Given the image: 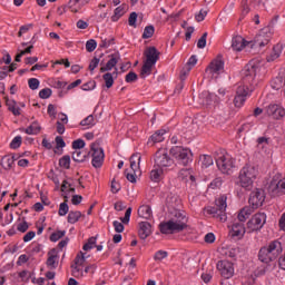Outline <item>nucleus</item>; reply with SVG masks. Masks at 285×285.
Returning <instances> with one entry per match:
<instances>
[{"mask_svg": "<svg viewBox=\"0 0 285 285\" xmlns=\"http://www.w3.org/2000/svg\"><path fill=\"white\" fill-rule=\"evenodd\" d=\"M283 250L282 242L272 240L268 245L261 247L257 257L262 264H271L282 255Z\"/></svg>", "mask_w": 285, "mask_h": 285, "instance_id": "obj_1", "label": "nucleus"}, {"mask_svg": "<svg viewBox=\"0 0 285 285\" xmlns=\"http://www.w3.org/2000/svg\"><path fill=\"white\" fill-rule=\"evenodd\" d=\"M257 175H259L257 166L245 164L238 176L242 188H245V190H252L253 184H255V179H257Z\"/></svg>", "mask_w": 285, "mask_h": 285, "instance_id": "obj_2", "label": "nucleus"}, {"mask_svg": "<svg viewBox=\"0 0 285 285\" xmlns=\"http://www.w3.org/2000/svg\"><path fill=\"white\" fill-rule=\"evenodd\" d=\"M278 19L279 16L274 17L269 24L257 33V36L254 38V41L247 42L250 45V48H264L271 43V39H273V32H271V28L277 23Z\"/></svg>", "mask_w": 285, "mask_h": 285, "instance_id": "obj_3", "label": "nucleus"}, {"mask_svg": "<svg viewBox=\"0 0 285 285\" xmlns=\"http://www.w3.org/2000/svg\"><path fill=\"white\" fill-rule=\"evenodd\" d=\"M226 202H228V196L225 194L220 195L215 200V206L206 208L207 215H212L215 219H218V222H226V219H228V216L226 215L228 204Z\"/></svg>", "mask_w": 285, "mask_h": 285, "instance_id": "obj_4", "label": "nucleus"}, {"mask_svg": "<svg viewBox=\"0 0 285 285\" xmlns=\"http://www.w3.org/2000/svg\"><path fill=\"white\" fill-rule=\"evenodd\" d=\"M169 155L176 159L179 166H188V164L193 163V151L184 146L171 147Z\"/></svg>", "mask_w": 285, "mask_h": 285, "instance_id": "obj_5", "label": "nucleus"}, {"mask_svg": "<svg viewBox=\"0 0 285 285\" xmlns=\"http://www.w3.org/2000/svg\"><path fill=\"white\" fill-rule=\"evenodd\" d=\"M186 228H188V225L176 223L173 219L159 224L161 235H175V233H181V230H186Z\"/></svg>", "mask_w": 285, "mask_h": 285, "instance_id": "obj_6", "label": "nucleus"}, {"mask_svg": "<svg viewBox=\"0 0 285 285\" xmlns=\"http://www.w3.org/2000/svg\"><path fill=\"white\" fill-rule=\"evenodd\" d=\"M216 166L223 175H232L233 168H235V158L226 154L216 158Z\"/></svg>", "mask_w": 285, "mask_h": 285, "instance_id": "obj_7", "label": "nucleus"}, {"mask_svg": "<svg viewBox=\"0 0 285 285\" xmlns=\"http://www.w3.org/2000/svg\"><path fill=\"white\" fill-rule=\"evenodd\" d=\"M267 190L271 197H282V195H285V178L279 179L278 176H275L269 183Z\"/></svg>", "mask_w": 285, "mask_h": 285, "instance_id": "obj_8", "label": "nucleus"}, {"mask_svg": "<svg viewBox=\"0 0 285 285\" xmlns=\"http://www.w3.org/2000/svg\"><path fill=\"white\" fill-rule=\"evenodd\" d=\"M216 268L224 279H230L235 275V265L227 259L218 261Z\"/></svg>", "mask_w": 285, "mask_h": 285, "instance_id": "obj_9", "label": "nucleus"}, {"mask_svg": "<svg viewBox=\"0 0 285 285\" xmlns=\"http://www.w3.org/2000/svg\"><path fill=\"white\" fill-rule=\"evenodd\" d=\"M265 224H266V214L257 213L252 217V219L247 222V228L249 233H255L257 230H262Z\"/></svg>", "mask_w": 285, "mask_h": 285, "instance_id": "obj_10", "label": "nucleus"}, {"mask_svg": "<svg viewBox=\"0 0 285 285\" xmlns=\"http://www.w3.org/2000/svg\"><path fill=\"white\" fill-rule=\"evenodd\" d=\"M174 164L173 158L168 155L166 149H159L155 155V167L156 168H168Z\"/></svg>", "mask_w": 285, "mask_h": 285, "instance_id": "obj_11", "label": "nucleus"}, {"mask_svg": "<svg viewBox=\"0 0 285 285\" xmlns=\"http://www.w3.org/2000/svg\"><path fill=\"white\" fill-rule=\"evenodd\" d=\"M248 202L254 209L264 206V202H266V191L262 188H256L250 193Z\"/></svg>", "mask_w": 285, "mask_h": 285, "instance_id": "obj_12", "label": "nucleus"}, {"mask_svg": "<svg viewBox=\"0 0 285 285\" xmlns=\"http://www.w3.org/2000/svg\"><path fill=\"white\" fill-rule=\"evenodd\" d=\"M246 97H248V86L240 85L236 89V96L234 98L235 108H242L246 104Z\"/></svg>", "mask_w": 285, "mask_h": 285, "instance_id": "obj_13", "label": "nucleus"}, {"mask_svg": "<svg viewBox=\"0 0 285 285\" xmlns=\"http://www.w3.org/2000/svg\"><path fill=\"white\" fill-rule=\"evenodd\" d=\"M267 117H272V119H283L285 117V109L279 105H269L266 107Z\"/></svg>", "mask_w": 285, "mask_h": 285, "instance_id": "obj_14", "label": "nucleus"}, {"mask_svg": "<svg viewBox=\"0 0 285 285\" xmlns=\"http://www.w3.org/2000/svg\"><path fill=\"white\" fill-rule=\"evenodd\" d=\"M153 235V225L148 222H140L138 224V237L140 239H148Z\"/></svg>", "mask_w": 285, "mask_h": 285, "instance_id": "obj_15", "label": "nucleus"}, {"mask_svg": "<svg viewBox=\"0 0 285 285\" xmlns=\"http://www.w3.org/2000/svg\"><path fill=\"white\" fill-rule=\"evenodd\" d=\"M130 215H132V207L127 208L125 213V217L120 218L119 223L118 220H114V228L116 233H121L124 230V224H129L130 223Z\"/></svg>", "mask_w": 285, "mask_h": 285, "instance_id": "obj_16", "label": "nucleus"}, {"mask_svg": "<svg viewBox=\"0 0 285 285\" xmlns=\"http://www.w3.org/2000/svg\"><path fill=\"white\" fill-rule=\"evenodd\" d=\"M207 70H209L212 75H216L217 72H222V70H224V58L222 55H218L217 58L209 63Z\"/></svg>", "mask_w": 285, "mask_h": 285, "instance_id": "obj_17", "label": "nucleus"}, {"mask_svg": "<svg viewBox=\"0 0 285 285\" xmlns=\"http://www.w3.org/2000/svg\"><path fill=\"white\" fill-rule=\"evenodd\" d=\"M109 60L107 61L105 67L100 68V72H110V70H112V68H115L117 66V63H119V52L116 53H111L108 56Z\"/></svg>", "mask_w": 285, "mask_h": 285, "instance_id": "obj_18", "label": "nucleus"}, {"mask_svg": "<svg viewBox=\"0 0 285 285\" xmlns=\"http://www.w3.org/2000/svg\"><path fill=\"white\" fill-rule=\"evenodd\" d=\"M246 46H250V43L242 36H236L232 39V48L236 52H242Z\"/></svg>", "mask_w": 285, "mask_h": 285, "instance_id": "obj_19", "label": "nucleus"}, {"mask_svg": "<svg viewBox=\"0 0 285 285\" xmlns=\"http://www.w3.org/2000/svg\"><path fill=\"white\" fill-rule=\"evenodd\" d=\"M159 55H161V52H159L156 47H149L145 51V57H146L145 61H147L149 63H154V66H155V63H157V61H159Z\"/></svg>", "mask_w": 285, "mask_h": 285, "instance_id": "obj_20", "label": "nucleus"}, {"mask_svg": "<svg viewBox=\"0 0 285 285\" xmlns=\"http://www.w3.org/2000/svg\"><path fill=\"white\" fill-rule=\"evenodd\" d=\"M284 50L283 43H276L274 45L272 51L269 55H267L266 60L271 63L272 61H275L282 57V51Z\"/></svg>", "mask_w": 285, "mask_h": 285, "instance_id": "obj_21", "label": "nucleus"}, {"mask_svg": "<svg viewBox=\"0 0 285 285\" xmlns=\"http://www.w3.org/2000/svg\"><path fill=\"white\" fill-rule=\"evenodd\" d=\"M3 99L9 112H12L14 117H19L21 115V108L17 107V101L14 99H10L8 96H4Z\"/></svg>", "mask_w": 285, "mask_h": 285, "instance_id": "obj_22", "label": "nucleus"}, {"mask_svg": "<svg viewBox=\"0 0 285 285\" xmlns=\"http://www.w3.org/2000/svg\"><path fill=\"white\" fill-rule=\"evenodd\" d=\"M195 66H197V56L193 55L188 59L185 68L180 71V79H186V76L188 75V72H190V70H193V68H195Z\"/></svg>", "mask_w": 285, "mask_h": 285, "instance_id": "obj_23", "label": "nucleus"}, {"mask_svg": "<svg viewBox=\"0 0 285 285\" xmlns=\"http://www.w3.org/2000/svg\"><path fill=\"white\" fill-rule=\"evenodd\" d=\"M246 234V227H244V224L242 223H234L232 226L230 235L232 237H238V239H242L244 235Z\"/></svg>", "mask_w": 285, "mask_h": 285, "instance_id": "obj_24", "label": "nucleus"}, {"mask_svg": "<svg viewBox=\"0 0 285 285\" xmlns=\"http://www.w3.org/2000/svg\"><path fill=\"white\" fill-rule=\"evenodd\" d=\"M91 157H102L106 158V154L104 153V148H101V141L96 140L90 145Z\"/></svg>", "mask_w": 285, "mask_h": 285, "instance_id": "obj_25", "label": "nucleus"}, {"mask_svg": "<svg viewBox=\"0 0 285 285\" xmlns=\"http://www.w3.org/2000/svg\"><path fill=\"white\" fill-rule=\"evenodd\" d=\"M57 259H59V255H57V249L52 248L48 252L47 266L53 269L57 268V266H59Z\"/></svg>", "mask_w": 285, "mask_h": 285, "instance_id": "obj_26", "label": "nucleus"}, {"mask_svg": "<svg viewBox=\"0 0 285 285\" xmlns=\"http://www.w3.org/2000/svg\"><path fill=\"white\" fill-rule=\"evenodd\" d=\"M90 153L81 149H75L72 153L71 159H73L77 164H82V161H86V157H88Z\"/></svg>", "mask_w": 285, "mask_h": 285, "instance_id": "obj_27", "label": "nucleus"}, {"mask_svg": "<svg viewBox=\"0 0 285 285\" xmlns=\"http://www.w3.org/2000/svg\"><path fill=\"white\" fill-rule=\"evenodd\" d=\"M21 132H26V135H39L41 132V126L39 122L33 121L28 128H21Z\"/></svg>", "mask_w": 285, "mask_h": 285, "instance_id": "obj_28", "label": "nucleus"}, {"mask_svg": "<svg viewBox=\"0 0 285 285\" xmlns=\"http://www.w3.org/2000/svg\"><path fill=\"white\" fill-rule=\"evenodd\" d=\"M138 216L142 217V219H150V217H153V208L150 205H141L138 208Z\"/></svg>", "mask_w": 285, "mask_h": 285, "instance_id": "obj_29", "label": "nucleus"}, {"mask_svg": "<svg viewBox=\"0 0 285 285\" xmlns=\"http://www.w3.org/2000/svg\"><path fill=\"white\" fill-rule=\"evenodd\" d=\"M153 66H155L153 62H148L145 60L140 70V77L142 79H146V77H150V75H153Z\"/></svg>", "mask_w": 285, "mask_h": 285, "instance_id": "obj_30", "label": "nucleus"}, {"mask_svg": "<svg viewBox=\"0 0 285 285\" xmlns=\"http://www.w3.org/2000/svg\"><path fill=\"white\" fill-rule=\"evenodd\" d=\"M0 166H2L4 170H10L12 166H14V156H3Z\"/></svg>", "mask_w": 285, "mask_h": 285, "instance_id": "obj_31", "label": "nucleus"}, {"mask_svg": "<svg viewBox=\"0 0 285 285\" xmlns=\"http://www.w3.org/2000/svg\"><path fill=\"white\" fill-rule=\"evenodd\" d=\"M171 220H174L176 224H184L185 226H188V218L184 212L176 210Z\"/></svg>", "mask_w": 285, "mask_h": 285, "instance_id": "obj_32", "label": "nucleus"}, {"mask_svg": "<svg viewBox=\"0 0 285 285\" xmlns=\"http://www.w3.org/2000/svg\"><path fill=\"white\" fill-rule=\"evenodd\" d=\"M284 85H285V78L282 76H277L271 81V86L273 90H282V88H284Z\"/></svg>", "mask_w": 285, "mask_h": 285, "instance_id": "obj_33", "label": "nucleus"}, {"mask_svg": "<svg viewBox=\"0 0 285 285\" xmlns=\"http://www.w3.org/2000/svg\"><path fill=\"white\" fill-rule=\"evenodd\" d=\"M129 161H130L131 170H134V173H136L137 171V167L139 166V164H141V154H139V153L134 154L130 157Z\"/></svg>", "mask_w": 285, "mask_h": 285, "instance_id": "obj_34", "label": "nucleus"}, {"mask_svg": "<svg viewBox=\"0 0 285 285\" xmlns=\"http://www.w3.org/2000/svg\"><path fill=\"white\" fill-rule=\"evenodd\" d=\"M81 217H83L81 212H79V210L72 212L71 210L68 214L67 222H68V224H77V222H79V219H81Z\"/></svg>", "mask_w": 285, "mask_h": 285, "instance_id": "obj_35", "label": "nucleus"}, {"mask_svg": "<svg viewBox=\"0 0 285 285\" xmlns=\"http://www.w3.org/2000/svg\"><path fill=\"white\" fill-rule=\"evenodd\" d=\"M252 213H253V209H250V207H244L238 213V222H246V219L250 217Z\"/></svg>", "mask_w": 285, "mask_h": 285, "instance_id": "obj_36", "label": "nucleus"}, {"mask_svg": "<svg viewBox=\"0 0 285 285\" xmlns=\"http://www.w3.org/2000/svg\"><path fill=\"white\" fill-rule=\"evenodd\" d=\"M268 271H271V264H265V265H261L258 266L255 272L254 275L255 277H262L264 276L266 273H268Z\"/></svg>", "mask_w": 285, "mask_h": 285, "instance_id": "obj_37", "label": "nucleus"}, {"mask_svg": "<svg viewBox=\"0 0 285 285\" xmlns=\"http://www.w3.org/2000/svg\"><path fill=\"white\" fill-rule=\"evenodd\" d=\"M165 134L166 129L157 130L154 135L150 136V139L154 144H160V141H164Z\"/></svg>", "mask_w": 285, "mask_h": 285, "instance_id": "obj_38", "label": "nucleus"}, {"mask_svg": "<svg viewBox=\"0 0 285 285\" xmlns=\"http://www.w3.org/2000/svg\"><path fill=\"white\" fill-rule=\"evenodd\" d=\"M199 161H200L203 168H210V166H213V156L202 155L199 157Z\"/></svg>", "mask_w": 285, "mask_h": 285, "instance_id": "obj_39", "label": "nucleus"}, {"mask_svg": "<svg viewBox=\"0 0 285 285\" xmlns=\"http://www.w3.org/2000/svg\"><path fill=\"white\" fill-rule=\"evenodd\" d=\"M86 6L87 3H90V0H69V8L71 12H79V9L75 8V6Z\"/></svg>", "mask_w": 285, "mask_h": 285, "instance_id": "obj_40", "label": "nucleus"}, {"mask_svg": "<svg viewBox=\"0 0 285 285\" xmlns=\"http://www.w3.org/2000/svg\"><path fill=\"white\" fill-rule=\"evenodd\" d=\"M101 41L99 43V48H110V46H115V37H101Z\"/></svg>", "mask_w": 285, "mask_h": 285, "instance_id": "obj_41", "label": "nucleus"}, {"mask_svg": "<svg viewBox=\"0 0 285 285\" xmlns=\"http://www.w3.org/2000/svg\"><path fill=\"white\" fill-rule=\"evenodd\" d=\"M164 174V169L157 167L150 171L151 181L158 183L161 179V175Z\"/></svg>", "mask_w": 285, "mask_h": 285, "instance_id": "obj_42", "label": "nucleus"}, {"mask_svg": "<svg viewBox=\"0 0 285 285\" xmlns=\"http://www.w3.org/2000/svg\"><path fill=\"white\" fill-rule=\"evenodd\" d=\"M155 35V26L149 24L145 27L141 38L142 39H151V37Z\"/></svg>", "mask_w": 285, "mask_h": 285, "instance_id": "obj_43", "label": "nucleus"}, {"mask_svg": "<svg viewBox=\"0 0 285 285\" xmlns=\"http://www.w3.org/2000/svg\"><path fill=\"white\" fill-rule=\"evenodd\" d=\"M60 168H65V170H70V155H65L59 159Z\"/></svg>", "mask_w": 285, "mask_h": 285, "instance_id": "obj_44", "label": "nucleus"}, {"mask_svg": "<svg viewBox=\"0 0 285 285\" xmlns=\"http://www.w3.org/2000/svg\"><path fill=\"white\" fill-rule=\"evenodd\" d=\"M125 13L126 11L124 10L122 6L117 7L114 11V14L111 16V21H119V19H121Z\"/></svg>", "mask_w": 285, "mask_h": 285, "instance_id": "obj_45", "label": "nucleus"}, {"mask_svg": "<svg viewBox=\"0 0 285 285\" xmlns=\"http://www.w3.org/2000/svg\"><path fill=\"white\" fill-rule=\"evenodd\" d=\"M97 245V236H91L88 238L87 243L82 246L83 250H92Z\"/></svg>", "mask_w": 285, "mask_h": 285, "instance_id": "obj_46", "label": "nucleus"}, {"mask_svg": "<svg viewBox=\"0 0 285 285\" xmlns=\"http://www.w3.org/2000/svg\"><path fill=\"white\" fill-rule=\"evenodd\" d=\"M253 79H255V67H252V71L249 68L246 69L243 83H248V81H253Z\"/></svg>", "mask_w": 285, "mask_h": 285, "instance_id": "obj_47", "label": "nucleus"}, {"mask_svg": "<svg viewBox=\"0 0 285 285\" xmlns=\"http://www.w3.org/2000/svg\"><path fill=\"white\" fill-rule=\"evenodd\" d=\"M102 79L105 81V86L106 88H110L111 86L115 85V77L112 76V73L107 72L102 76Z\"/></svg>", "mask_w": 285, "mask_h": 285, "instance_id": "obj_48", "label": "nucleus"}, {"mask_svg": "<svg viewBox=\"0 0 285 285\" xmlns=\"http://www.w3.org/2000/svg\"><path fill=\"white\" fill-rule=\"evenodd\" d=\"M62 237H66V230H56L50 235L49 239L50 242H59Z\"/></svg>", "mask_w": 285, "mask_h": 285, "instance_id": "obj_49", "label": "nucleus"}, {"mask_svg": "<svg viewBox=\"0 0 285 285\" xmlns=\"http://www.w3.org/2000/svg\"><path fill=\"white\" fill-rule=\"evenodd\" d=\"M79 266L80 265H77V264L71 265L72 277H76V278L83 277V269H81Z\"/></svg>", "mask_w": 285, "mask_h": 285, "instance_id": "obj_50", "label": "nucleus"}, {"mask_svg": "<svg viewBox=\"0 0 285 285\" xmlns=\"http://www.w3.org/2000/svg\"><path fill=\"white\" fill-rule=\"evenodd\" d=\"M97 122H95V116L89 115L85 119L80 121V126H89V128H92Z\"/></svg>", "mask_w": 285, "mask_h": 285, "instance_id": "obj_51", "label": "nucleus"}, {"mask_svg": "<svg viewBox=\"0 0 285 285\" xmlns=\"http://www.w3.org/2000/svg\"><path fill=\"white\" fill-rule=\"evenodd\" d=\"M23 141V138H21V136H16L11 142H10V148L12 150H17V148H21V144Z\"/></svg>", "mask_w": 285, "mask_h": 285, "instance_id": "obj_52", "label": "nucleus"}, {"mask_svg": "<svg viewBox=\"0 0 285 285\" xmlns=\"http://www.w3.org/2000/svg\"><path fill=\"white\" fill-rule=\"evenodd\" d=\"M104 159L106 158L101 156H92L91 165L94 168H101V166H104Z\"/></svg>", "mask_w": 285, "mask_h": 285, "instance_id": "obj_53", "label": "nucleus"}, {"mask_svg": "<svg viewBox=\"0 0 285 285\" xmlns=\"http://www.w3.org/2000/svg\"><path fill=\"white\" fill-rule=\"evenodd\" d=\"M68 210H70V207L68 206V203L63 202L59 206L58 215L60 217H66V215H68Z\"/></svg>", "mask_w": 285, "mask_h": 285, "instance_id": "obj_54", "label": "nucleus"}, {"mask_svg": "<svg viewBox=\"0 0 285 285\" xmlns=\"http://www.w3.org/2000/svg\"><path fill=\"white\" fill-rule=\"evenodd\" d=\"M138 79L139 76H137L135 71H129L125 77L126 83H135V81H137Z\"/></svg>", "mask_w": 285, "mask_h": 285, "instance_id": "obj_55", "label": "nucleus"}, {"mask_svg": "<svg viewBox=\"0 0 285 285\" xmlns=\"http://www.w3.org/2000/svg\"><path fill=\"white\" fill-rule=\"evenodd\" d=\"M32 275H35V273H30V272H28V271H22V272H20L19 274H18V276L20 277V279L22 281V282H26V283H28V282H30V278H32Z\"/></svg>", "mask_w": 285, "mask_h": 285, "instance_id": "obj_56", "label": "nucleus"}, {"mask_svg": "<svg viewBox=\"0 0 285 285\" xmlns=\"http://www.w3.org/2000/svg\"><path fill=\"white\" fill-rule=\"evenodd\" d=\"M87 52H95L97 50V40L90 39L86 42Z\"/></svg>", "mask_w": 285, "mask_h": 285, "instance_id": "obj_57", "label": "nucleus"}, {"mask_svg": "<svg viewBox=\"0 0 285 285\" xmlns=\"http://www.w3.org/2000/svg\"><path fill=\"white\" fill-rule=\"evenodd\" d=\"M97 88V81L90 80L81 86V90L88 92V90H95Z\"/></svg>", "mask_w": 285, "mask_h": 285, "instance_id": "obj_58", "label": "nucleus"}, {"mask_svg": "<svg viewBox=\"0 0 285 285\" xmlns=\"http://www.w3.org/2000/svg\"><path fill=\"white\" fill-rule=\"evenodd\" d=\"M85 263H86V254L83 252H80L79 254H77L75 258V264L76 266H81Z\"/></svg>", "mask_w": 285, "mask_h": 285, "instance_id": "obj_59", "label": "nucleus"}, {"mask_svg": "<svg viewBox=\"0 0 285 285\" xmlns=\"http://www.w3.org/2000/svg\"><path fill=\"white\" fill-rule=\"evenodd\" d=\"M39 97H40V99H50V97H52V89L45 88V89L40 90Z\"/></svg>", "mask_w": 285, "mask_h": 285, "instance_id": "obj_60", "label": "nucleus"}, {"mask_svg": "<svg viewBox=\"0 0 285 285\" xmlns=\"http://www.w3.org/2000/svg\"><path fill=\"white\" fill-rule=\"evenodd\" d=\"M206 39H208V32H204L203 36L198 39L197 48L203 50V48H206Z\"/></svg>", "mask_w": 285, "mask_h": 285, "instance_id": "obj_61", "label": "nucleus"}, {"mask_svg": "<svg viewBox=\"0 0 285 285\" xmlns=\"http://www.w3.org/2000/svg\"><path fill=\"white\" fill-rule=\"evenodd\" d=\"M137 12H131L128 18V23L131 28H137Z\"/></svg>", "mask_w": 285, "mask_h": 285, "instance_id": "obj_62", "label": "nucleus"}, {"mask_svg": "<svg viewBox=\"0 0 285 285\" xmlns=\"http://www.w3.org/2000/svg\"><path fill=\"white\" fill-rule=\"evenodd\" d=\"M86 146V141L83 139H77L72 141L73 150H81Z\"/></svg>", "mask_w": 285, "mask_h": 285, "instance_id": "obj_63", "label": "nucleus"}, {"mask_svg": "<svg viewBox=\"0 0 285 285\" xmlns=\"http://www.w3.org/2000/svg\"><path fill=\"white\" fill-rule=\"evenodd\" d=\"M39 79L37 78H31L28 80V86L30 90H38L39 89Z\"/></svg>", "mask_w": 285, "mask_h": 285, "instance_id": "obj_64", "label": "nucleus"}]
</instances>
